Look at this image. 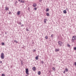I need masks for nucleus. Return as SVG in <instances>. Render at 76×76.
<instances>
[{"label":"nucleus","mask_w":76,"mask_h":76,"mask_svg":"<svg viewBox=\"0 0 76 76\" xmlns=\"http://www.w3.org/2000/svg\"><path fill=\"white\" fill-rule=\"evenodd\" d=\"M17 14L18 15H20V11H18L17 12Z\"/></svg>","instance_id":"nucleus-8"},{"label":"nucleus","mask_w":76,"mask_h":76,"mask_svg":"<svg viewBox=\"0 0 76 76\" xmlns=\"http://www.w3.org/2000/svg\"><path fill=\"white\" fill-rule=\"evenodd\" d=\"M42 0H39V1L40 2H42Z\"/></svg>","instance_id":"nucleus-30"},{"label":"nucleus","mask_w":76,"mask_h":76,"mask_svg":"<svg viewBox=\"0 0 76 76\" xmlns=\"http://www.w3.org/2000/svg\"><path fill=\"white\" fill-rule=\"evenodd\" d=\"M38 75H41V72L40 71H39L38 72Z\"/></svg>","instance_id":"nucleus-11"},{"label":"nucleus","mask_w":76,"mask_h":76,"mask_svg":"<svg viewBox=\"0 0 76 76\" xmlns=\"http://www.w3.org/2000/svg\"><path fill=\"white\" fill-rule=\"evenodd\" d=\"M34 9V10H37V8H35Z\"/></svg>","instance_id":"nucleus-29"},{"label":"nucleus","mask_w":76,"mask_h":76,"mask_svg":"<svg viewBox=\"0 0 76 76\" xmlns=\"http://www.w3.org/2000/svg\"><path fill=\"white\" fill-rule=\"evenodd\" d=\"M1 57L2 59H4V53H2L1 54Z\"/></svg>","instance_id":"nucleus-1"},{"label":"nucleus","mask_w":76,"mask_h":76,"mask_svg":"<svg viewBox=\"0 0 76 76\" xmlns=\"http://www.w3.org/2000/svg\"><path fill=\"white\" fill-rule=\"evenodd\" d=\"M74 48V50H76V47H75Z\"/></svg>","instance_id":"nucleus-26"},{"label":"nucleus","mask_w":76,"mask_h":76,"mask_svg":"<svg viewBox=\"0 0 76 76\" xmlns=\"http://www.w3.org/2000/svg\"><path fill=\"white\" fill-rule=\"evenodd\" d=\"M35 51H36L35 50H33V52H35Z\"/></svg>","instance_id":"nucleus-35"},{"label":"nucleus","mask_w":76,"mask_h":76,"mask_svg":"<svg viewBox=\"0 0 76 76\" xmlns=\"http://www.w3.org/2000/svg\"><path fill=\"white\" fill-rule=\"evenodd\" d=\"M33 43H34V42H33Z\"/></svg>","instance_id":"nucleus-41"},{"label":"nucleus","mask_w":76,"mask_h":76,"mask_svg":"<svg viewBox=\"0 0 76 76\" xmlns=\"http://www.w3.org/2000/svg\"><path fill=\"white\" fill-rule=\"evenodd\" d=\"M26 31H29V29H28V27L26 28Z\"/></svg>","instance_id":"nucleus-18"},{"label":"nucleus","mask_w":76,"mask_h":76,"mask_svg":"<svg viewBox=\"0 0 76 76\" xmlns=\"http://www.w3.org/2000/svg\"><path fill=\"white\" fill-rule=\"evenodd\" d=\"M22 64H23V63H21Z\"/></svg>","instance_id":"nucleus-40"},{"label":"nucleus","mask_w":76,"mask_h":76,"mask_svg":"<svg viewBox=\"0 0 76 76\" xmlns=\"http://www.w3.org/2000/svg\"><path fill=\"white\" fill-rule=\"evenodd\" d=\"M14 42H16V44H17V43H18V41H16V40H15Z\"/></svg>","instance_id":"nucleus-21"},{"label":"nucleus","mask_w":76,"mask_h":76,"mask_svg":"<svg viewBox=\"0 0 76 76\" xmlns=\"http://www.w3.org/2000/svg\"><path fill=\"white\" fill-rule=\"evenodd\" d=\"M10 13H11V12H9V14H10Z\"/></svg>","instance_id":"nucleus-36"},{"label":"nucleus","mask_w":76,"mask_h":76,"mask_svg":"<svg viewBox=\"0 0 76 76\" xmlns=\"http://www.w3.org/2000/svg\"><path fill=\"white\" fill-rule=\"evenodd\" d=\"M44 62V61H42V64H43Z\"/></svg>","instance_id":"nucleus-27"},{"label":"nucleus","mask_w":76,"mask_h":76,"mask_svg":"<svg viewBox=\"0 0 76 76\" xmlns=\"http://www.w3.org/2000/svg\"><path fill=\"white\" fill-rule=\"evenodd\" d=\"M32 69L33 71H35L36 70V67H33L32 68Z\"/></svg>","instance_id":"nucleus-5"},{"label":"nucleus","mask_w":76,"mask_h":76,"mask_svg":"<svg viewBox=\"0 0 76 76\" xmlns=\"http://www.w3.org/2000/svg\"><path fill=\"white\" fill-rule=\"evenodd\" d=\"M19 1H20V0H18Z\"/></svg>","instance_id":"nucleus-38"},{"label":"nucleus","mask_w":76,"mask_h":76,"mask_svg":"<svg viewBox=\"0 0 76 76\" xmlns=\"http://www.w3.org/2000/svg\"><path fill=\"white\" fill-rule=\"evenodd\" d=\"M53 70L54 71H55L56 70V68H54V67H53L52 68Z\"/></svg>","instance_id":"nucleus-14"},{"label":"nucleus","mask_w":76,"mask_h":76,"mask_svg":"<svg viewBox=\"0 0 76 76\" xmlns=\"http://www.w3.org/2000/svg\"><path fill=\"white\" fill-rule=\"evenodd\" d=\"M61 42L60 41H59L58 42V44L60 46H61Z\"/></svg>","instance_id":"nucleus-4"},{"label":"nucleus","mask_w":76,"mask_h":76,"mask_svg":"<svg viewBox=\"0 0 76 76\" xmlns=\"http://www.w3.org/2000/svg\"><path fill=\"white\" fill-rule=\"evenodd\" d=\"M46 15L47 16H50V14H49V13H46Z\"/></svg>","instance_id":"nucleus-12"},{"label":"nucleus","mask_w":76,"mask_h":76,"mask_svg":"<svg viewBox=\"0 0 76 76\" xmlns=\"http://www.w3.org/2000/svg\"><path fill=\"white\" fill-rule=\"evenodd\" d=\"M5 10H9V8L7 7H5Z\"/></svg>","instance_id":"nucleus-9"},{"label":"nucleus","mask_w":76,"mask_h":76,"mask_svg":"<svg viewBox=\"0 0 76 76\" xmlns=\"http://www.w3.org/2000/svg\"><path fill=\"white\" fill-rule=\"evenodd\" d=\"M66 72H65V71H64V72H63V73H64V74H66V73H65Z\"/></svg>","instance_id":"nucleus-32"},{"label":"nucleus","mask_w":76,"mask_h":76,"mask_svg":"<svg viewBox=\"0 0 76 76\" xmlns=\"http://www.w3.org/2000/svg\"><path fill=\"white\" fill-rule=\"evenodd\" d=\"M46 21H47V19H44V23H46Z\"/></svg>","instance_id":"nucleus-7"},{"label":"nucleus","mask_w":76,"mask_h":76,"mask_svg":"<svg viewBox=\"0 0 76 76\" xmlns=\"http://www.w3.org/2000/svg\"><path fill=\"white\" fill-rule=\"evenodd\" d=\"M45 38H46V39H48V36H46L45 37Z\"/></svg>","instance_id":"nucleus-19"},{"label":"nucleus","mask_w":76,"mask_h":76,"mask_svg":"<svg viewBox=\"0 0 76 76\" xmlns=\"http://www.w3.org/2000/svg\"><path fill=\"white\" fill-rule=\"evenodd\" d=\"M55 51L56 52H57V51H59V49H56Z\"/></svg>","instance_id":"nucleus-10"},{"label":"nucleus","mask_w":76,"mask_h":76,"mask_svg":"<svg viewBox=\"0 0 76 76\" xmlns=\"http://www.w3.org/2000/svg\"><path fill=\"white\" fill-rule=\"evenodd\" d=\"M64 13L65 14L67 13V12H66V10H64Z\"/></svg>","instance_id":"nucleus-15"},{"label":"nucleus","mask_w":76,"mask_h":76,"mask_svg":"<svg viewBox=\"0 0 76 76\" xmlns=\"http://www.w3.org/2000/svg\"><path fill=\"white\" fill-rule=\"evenodd\" d=\"M76 40V36H73L72 38V40L73 41H74Z\"/></svg>","instance_id":"nucleus-3"},{"label":"nucleus","mask_w":76,"mask_h":76,"mask_svg":"<svg viewBox=\"0 0 76 76\" xmlns=\"http://www.w3.org/2000/svg\"><path fill=\"white\" fill-rule=\"evenodd\" d=\"M19 24H20V25H21V22H19Z\"/></svg>","instance_id":"nucleus-33"},{"label":"nucleus","mask_w":76,"mask_h":76,"mask_svg":"<svg viewBox=\"0 0 76 76\" xmlns=\"http://www.w3.org/2000/svg\"><path fill=\"white\" fill-rule=\"evenodd\" d=\"M0 63H2V61H0Z\"/></svg>","instance_id":"nucleus-34"},{"label":"nucleus","mask_w":76,"mask_h":76,"mask_svg":"<svg viewBox=\"0 0 76 76\" xmlns=\"http://www.w3.org/2000/svg\"><path fill=\"white\" fill-rule=\"evenodd\" d=\"M35 59L36 60H38V56H37L36 57Z\"/></svg>","instance_id":"nucleus-13"},{"label":"nucleus","mask_w":76,"mask_h":76,"mask_svg":"<svg viewBox=\"0 0 76 76\" xmlns=\"http://www.w3.org/2000/svg\"><path fill=\"white\" fill-rule=\"evenodd\" d=\"M21 3H25V2L23 1H21Z\"/></svg>","instance_id":"nucleus-24"},{"label":"nucleus","mask_w":76,"mask_h":76,"mask_svg":"<svg viewBox=\"0 0 76 76\" xmlns=\"http://www.w3.org/2000/svg\"><path fill=\"white\" fill-rule=\"evenodd\" d=\"M53 36H54V34H52L51 35V38H53Z\"/></svg>","instance_id":"nucleus-16"},{"label":"nucleus","mask_w":76,"mask_h":76,"mask_svg":"<svg viewBox=\"0 0 76 76\" xmlns=\"http://www.w3.org/2000/svg\"><path fill=\"white\" fill-rule=\"evenodd\" d=\"M28 72H29V70H28V69H26V73L28 75H29V73H28Z\"/></svg>","instance_id":"nucleus-2"},{"label":"nucleus","mask_w":76,"mask_h":76,"mask_svg":"<svg viewBox=\"0 0 76 76\" xmlns=\"http://www.w3.org/2000/svg\"><path fill=\"white\" fill-rule=\"evenodd\" d=\"M67 46L68 47H70V45L69 44H67Z\"/></svg>","instance_id":"nucleus-20"},{"label":"nucleus","mask_w":76,"mask_h":76,"mask_svg":"<svg viewBox=\"0 0 76 76\" xmlns=\"http://www.w3.org/2000/svg\"><path fill=\"white\" fill-rule=\"evenodd\" d=\"M74 64V65H75V66H76V62H75Z\"/></svg>","instance_id":"nucleus-28"},{"label":"nucleus","mask_w":76,"mask_h":76,"mask_svg":"<svg viewBox=\"0 0 76 76\" xmlns=\"http://www.w3.org/2000/svg\"><path fill=\"white\" fill-rule=\"evenodd\" d=\"M65 71L66 72H67L68 71V69L67 68H66L65 69Z\"/></svg>","instance_id":"nucleus-17"},{"label":"nucleus","mask_w":76,"mask_h":76,"mask_svg":"<svg viewBox=\"0 0 76 76\" xmlns=\"http://www.w3.org/2000/svg\"><path fill=\"white\" fill-rule=\"evenodd\" d=\"M1 44L2 45H4V43H2Z\"/></svg>","instance_id":"nucleus-23"},{"label":"nucleus","mask_w":76,"mask_h":76,"mask_svg":"<svg viewBox=\"0 0 76 76\" xmlns=\"http://www.w3.org/2000/svg\"><path fill=\"white\" fill-rule=\"evenodd\" d=\"M5 34H7V32H5Z\"/></svg>","instance_id":"nucleus-37"},{"label":"nucleus","mask_w":76,"mask_h":76,"mask_svg":"<svg viewBox=\"0 0 76 76\" xmlns=\"http://www.w3.org/2000/svg\"><path fill=\"white\" fill-rule=\"evenodd\" d=\"M37 6V4L35 3H34L33 4V7H36Z\"/></svg>","instance_id":"nucleus-6"},{"label":"nucleus","mask_w":76,"mask_h":76,"mask_svg":"<svg viewBox=\"0 0 76 76\" xmlns=\"http://www.w3.org/2000/svg\"><path fill=\"white\" fill-rule=\"evenodd\" d=\"M46 12H48L49 11V9H47L46 10Z\"/></svg>","instance_id":"nucleus-22"},{"label":"nucleus","mask_w":76,"mask_h":76,"mask_svg":"<svg viewBox=\"0 0 76 76\" xmlns=\"http://www.w3.org/2000/svg\"><path fill=\"white\" fill-rule=\"evenodd\" d=\"M72 42H74V41H72Z\"/></svg>","instance_id":"nucleus-39"},{"label":"nucleus","mask_w":76,"mask_h":76,"mask_svg":"<svg viewBox=\"0 0 76 76\" xmlns=\"http://www.w3.org/2000/svg\"><path fill=\"white\" fill-rule=\"evenodd\" d=\"M2 76H5L4 74H2Z\"/></svg>","instance_id":"nucleus-25"},{"label":"nucleus","mask_w":76,"mask_h":76,"mask_svg":"<svg viewBox=\"0 0 76 76\" xmlns=\"http://www.w3.org/2000/svg\"><path fill=\"white\" fill-rule=\"evenodd\" d=\"M24 26V25L23 24H22L21 25V26L22 27V26Z\"/></svg>","instance_id":"nucleus-31"}]
</instances>
